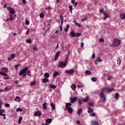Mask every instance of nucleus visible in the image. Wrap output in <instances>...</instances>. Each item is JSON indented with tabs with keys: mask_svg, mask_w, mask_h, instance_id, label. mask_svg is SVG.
<instances>
[{
	"mask_svg": "<svg viewBox=\"0 0 125 125\" xmlns=\"http://www.w3.org/2000/svg\"><path fill=\"white\" fill-rule=\"evenodd\" d=\"M26 42L27 43H32V41H31V40L27 39L26 41Z\"/></svg>",
	"mask_w": 125,
	"mask_h": 125,
	"instance_id": "43",
	"label": "nucleus"
},
{
	"mask_svg": "<svg viewBox=\"0 0 125 125\" xmlns=\"http://www.w3.org/2000/svg\"><path fill=\"white\" fill-rule=\"evenodd\" d=\"M22 3H23L24 4H26V0H22Z\"/></svg>",
	"mask_w": 125,
	"mask_h": 125,
	"instance_id": "61",
	"label": "nucleus"
},
{
	"mask_svg": "<svg viewBox=\"0 0 125 125\" xmlns=\"http://www.w3.org/2000/svg\"><path fill=\"white\" fill-rule=\"evenodd\" d=\"M68 62V58H66V62H60V63L58 64L59 68H65L66 67V65H67V63Z\"/></svg>",
	"mask_w": 125,
	"mask_h": 125,
	"instance_id": "6",
	"label": "nucleus"
},
{
	"mask_svg": "<svg viewBox=\"0 0 125 125\" xmlns=\"http://www.w3.org/2000/svg\"><path fill=\"white\" fill-rule=\"evenodd\" d=\"M60 31H61V32H62V25L61 26Z\"/></svg>",
	"mask_w": 125,
	"mask_h": 125,
	"instance_id": "63",
	"label": "nucleus"
},
{
	"mask_svg": "<svg viewBox=\"0 0 125 125\" xmlns=\"http://www.w3.org/2000/svg\"><path fill=\"white\" fill-rule=\"evenodd\" d=\"M104 17H105V18H109V17H110V15H109L107 13H106V12H104Z\"/></svg>",
	"mask_w": 125,
	"mask_h": 125,
	"instance_id": "24",
	"label": "nucleus"
},
{
	"mask_svg": "<svg viewBox=\"0 0 125 125\" xmlns=\"http://www.w3.org/2000/svg\"><path fill=\"white\" fill-rule=\"evenodd\" d=\"M69 11H71V13H73V6H69Z\"/></svg>",
	"mask_w": 125,
	"mask_h": 125,
	"instance_id": "34",
	"label": "nucleus"
},
{
	"mask_svg": "<svg viewBox=\"0 0 125 125\" xmlns=\"http://www.w3.org/2000/svg\"><path fill=\"white\" fill-rule=\"evenodd\" d=\"M51 122H52V119H51V118L47 119L46 120V123L47 124H51Z\"/></svg>",
	"mask_w": 125,
	"mask_h": 125,
	"instance_id": "20",
	"label": "nucleus"
},
{
	"mask_svg": "<svg viewBox=\"0 0 125 125\" xmlns=\"http://www.w3.org/2000/svg\"><path fill=\"white\" fill-rule=\"evenodd\" d=\"M9 16H10V17H9V19L10 20V21H12V20H13V19H14V17H15L16 16L13 17V15H10Z\"/></svg>",
	"mask_w": 125,
	"mask_h": 125,
	"instance_id": "26",
	"label": "nucleus"
},
{
	"mask_svg": "<svg viewBox=\"0 0 125 125\" xmlns=\"http://www.w3.org/2000/svg\"><path fill=\"white\" fill-rule=\"evenodd\" d=\"M119 97H120V96L118 93L115 94V98L118 100L119 99Z\"/></svg>",
	"mask_w": 125,
	"mask_h": 125,
	"instance_id": "41",
	"label": "nucleus"
},
{
	"mask_svg": "<svg viewBox=\"0 0 125 125\" xmlns=\"http://www.w3.org/2000/svg\"><path fill=\"white\" fill-rule=\"evenodd\" d=\"M1 105H3V103L1 100H0V109H1Z\"/></svg>",
	"mask_w": 125,
	"mask_h": 125,
	"instance_id": "48",
	"label": "nucleus"
},
{
	"mask_svg": "<svg viewBox=\"0 0 125 125\" xmlns=\"http://www.w3.org/2000/svg\"><path fill=\"white\" fill-rule=\"evenodd\" d=\"M51 107L52 110H55V105L53 103L51 104Z\"/></svg>",
	"mask_w": 125,
	"mask_h": 125,
	"instance_id": "31",
	"label": "nucleus"
},
{
	"mask_svg": "<svg viewBox=\"0 0 125 125\" xmlns=\"http://www.w3.org/2000/svg\"><path fill=\"white\" fill-rule=\"evenodd\" d=\"M58 75H59V73H58V72H55L53 74L54 77H56V76H58Z\"/></svg>",
	"mask_w": 125,
	"mask_h": 125,
	"instance_id": "39",
	"label": "nucleus"
},
{
	"mask_svg": "<svg viewBox=\"0 0 125 125\" xmlns=\"http://www.w3.org/2000/svg\"><path fill=\"white\" fill-rule=\"evenodd\" d=\"M60 19H61V20H62V21H63V19H64V17H63V16L61 15L60 17Z\"/></svg>",
	"mask_w": 125,
	"mask_h": 125,
	"instance_id": "54",
	"label": "nucleus"
},
{
	"mask_svg": "<svg viewBox=\"0 0 125 125\" xmlns=\"http://www.w3.org/2000/svg\"><path fill=\"white\" fill-rule=\"evenodd\" d=\"M100 13H104V12H104V10L100 9Z\"/></svg>",
	"mask_w": 125,
	"mask_h": 125,
	"instance_id": "55",
	"label": "nucleus"
},
{
	"mask_svg": "<svg viewBox=\"0 0 125 125\" xmlns=\"http://www.w3.org/2000/svg\"><path fill=\"white\" fill-rule=\"evenodd\" d=\"M70 35L71 37H72V38H75V37H76V38H78V37H81V36H82L81 33H76L74 31L70 32Z\"/></svg>",
	"mask_w": 125,
	"mask_h": 125,
	"instance_id": "7",
	"label": "nucleus"
},
{
	"mask_svg": "<svg viewBox=\"0 0 125 125\" xmlns=\"http://www.w3.org/2000/svg\"><path fill=\"white\" fill-rule=\"evenodd\" d=\"M92 125H99L98 122L96 121H92L91 122Z\"/></svg>",
	"mask_w": 125,
	"mask_h": 125,
	"instance_id": "23",
	"label": "nucleus"
},
{
	"mask_svg": "<svg viewBox=\"0 0 125 125\" xmlns=\"http://www.w3.org/2000/svg\"><path fill=\"white\" fill-rule=\"evenodd\" d=\"M28 71V67H25L19 73L20 76H23L25 78L27 76V71Z\"/></svg>",
	"mask_w": 125,
	"mask_h": 125,
	"instance_id": "5",
	"label": "nucleus"
},
{
	"mask_svg": "<svg viewBox=\"0 0 125 125\" xmlns=\"http://www.w3.org/2000/svg\"><path fill=\"white\" fill-rule=\"evenodd\" d=\"M1 71H0V75L4 76V77H8V75L6 73H8V68L6 67H3L1 69Z\"/></svg>",
	"mask_w": 125,
	"mask_h": 125,
	"instance_id": "1",
	"label": "nucleus"
},
{
	"mask_svg": "<svg viewBox=\"0 0 125 125\" xmlns=\"http://www.w3.org/2000/svg\"><path fill=\"white\" fill-rule=\"evenodd\" d=\"M42 125H48V123L42 124Z\"/></svg>",
	"mask_w": 125,
	"mask_h": 125,
	"instance_id": "64",
	"label": "nucleus"
},
{
	"mask_svg": "<svg viewBox=\"0 0 125 125\" xmlns=\"http://www.w3.org/2000/svg\"><path fill=\"white\" fill-rule=\"evenodd\" d=\"M77 87H78V88H82V87H83L82 85H78Z\"/></svg>",
	"mask_w": 125,
	"mask_h": 125,
	"instance_id": "59",
	"label": "nucleus"
},
{
	"mask_svg": "<svg viewBox=\"0 0 125 125\" xmlns=\"http://www.w3.org/2000/svg\"><path fill=\"white\" fill-rule=\"evenodd\" d=\"M69 27H70V25H69V24H67V25H66V28L69 29Z\"/></svg>",
	"mask_w": 125,
	"mask_h": 125,
	"instance_id": "62",
	"label": "nucleus"
},
{
	"mask_svg": "<svg viewBox=\"0 0 125 125\" xmlns=\"http://www.w3.org/2000/svg\"><path fill=\"white\" fill-rule=\"evenodd\" d=\"M77 99H78L77 97H71L70 98V103H75L77 101Z\"/></svg>",
	"mask_w": 125,
	"mask_h": 125,
	"instance_id": "9",
	"label": "nucleus"
},
{
	"mask_svg": "<svg viewBox=\"0 0 125 125\" xmlns=\"http://www.w3.org/2000/svg\"><path fill=\"white\" fill-rule=\"evenodd\" d=\"M72 106V104L71 103H66L65 109L67 110L69 113L72 114L73 113V108L71 107Z\"/></svg>",
	"mask_w": 125,
	"mask_h": 125,
	"instance_id": "3",
	"label": "nucleus"
},
{
	"mask_svg": "<svg viewBox=\"0 0 125 125\" xmlns=\"http://www.w3.org/2000/svg\"><path fill=\"white\" fill-rule=\"evenodd\" d=\"M8 11H9L10 14H14L15 13V11L14 10V9H13L12 7H9L7 8Z\"/></svg>",
	"mask_w": 125,
	"mask_h": 125,
	"instance_id": "8",
	"label": "nucleus"
},
{
	"mask_svg": "<svg viewBox=\"0 0 125 125\" xmlns=\"http://www.w3.org/2000/svg\"><path fill=\"white\" fill-rule=\"evenodd\" d=\"M48 82H49V80L46 78H44L42 79V83H48Z\"/></svg>",
	"mask_w": 125,
	"mask_h": 125,
	"instance_id": "17",
	"label": "nucleus"
},
{
	"mask_svg": "<svg viewBox=\"0 0 125 125\" xmlns=\"http://www.w3.org/2000/svg\"><path fill=\"white\" fill-rule=\"evenodd\" d=\"M99 42H104V39L103 38H100V40H99Z\"/></svg>",
	"mask_w": 125,
	"mask_h": 125,
	"instance_id": "44",
	"label": "nucleus"
},
{
	"mask_svg": "<svg viewBox=\"0 0 125 125\" xmlns=\"http://www.w3.org/2000/svg\"><path fill=\"white\" fill-rule=\"evenodd\" d=\"M87 20V17L84 18V19L82 20V22H83V21H85Z\"/></svg>",
	"mask_w": 125,
	"mask_h": 125,
	"instance_id": "53",
	"label": "nucleus"
},
{
	"mask_svg": "<svg viewBox=\"0 0 125 125\" xmlns=\"http://www.w3.org/2000/svg\"><path fill=\"white\" fill-rule=\"evenodd\" d=\"M92 59H94V58H95V53H93V54L92 55Z\"/></svg>",
	"mask_w": 125,
	"mask_h": 125,
	"instance_id": "52",
	"label": "nucleus"
},
{
	"mask_svg": "<svg viewBox=\"0 0 125 125\" xmlns=\"http://www.w3.org/2000/svg\"><path fill=\"white\" fill-rule=\"evenodd\" d=\"M44 76L47 79V78H48L49 77V73H44Z\"/></svg>",
	"mask_w": 125,
	"mask_h": 125,
	"instance_id": "32",
	"label": "nucleus"
},
{
	"mask_svg": "<svg viewBox=\"0 0 125 125\" xmlns=\"http://www.w3.org/2000/svg\"><path fill=\"white\" fill-rule=\"evenodd\" d=\"M15 101H17V102H20V97L17 96L15 99Z\"/></svg>",
	"mask_w": 125,
	"mask_h": 125,
	"instance_id": "29",
	"label": "nucleus"
},
{
	"mask_svg": "<svg viewBox=\"0 0 125 125\" xmlns=\"http://www.w3.org/2000/svg\"><path fill=\"white\" fill-rule=\"evenodd\" d=\"M15 57V54H12L11 55V57L10 58H8V60L10 61V60H12V59H14Z\"/></svg>",
	"mask_w": 125,
	"mask_h": 125,
	"instance_id": "14",
	"label": "nucleus"
},
{
	"mask_svg": "<svg viewBox=\"0 0 125 125\" xmlns=\"http://www.w3.org/2000/svg\"><path fill=\"white\" fill-rule=\"evenodd\" d=\"M29 31H30V29H28V30L26 32V35H29Z\"/></svg>",
	"mask_w": 125,
	"mask_h": 125,
	"instance_id": "58",
	"label": "nucleus"
},
{
	"mask_svg": "<svg viewBox=\"0 0 125 125\" xmlns=\"http://www.w3.org/2000/svg\"><path fill=\"white\" fill-rule=\"evenodd\" d=\"M73 22H74V23H75V25H76V26H77L78 27H79V28L83 27L82 24H81V23H79L78 22H77V21H76V20H74Z\"/></svg>",
	"mask_w": 125,
	"mask_h": 125,
	"instance_id": "12",
	"label": "nucleus"
},
{
	"mask_svg": "<svg viewBox=\"0 0 125 125\" xmlns=\"http://www.w3.org/2000/svg\"><path fill=\"white\" fill-rule=\"evenodd\" d=\"M120 18H121V19H122L123 20L125 19V14H121L120 15Z\"/></svg>",
	"mask_w": 125,
	"mask_h": 125,
	"instance_id": "25",
	"label": "nucleus"
},
{
	"mask_svg": "<svg viewBox=\"0 0 125 125\" xmlns=\"http://www.w3.org/2000/svg\"><path fill=\"white\" fill-rule=\"evenodd\" d=\"M41 115H42V112L40 111H37L34 113V115L35 116V117L40 116Z\"/></svg>",
	"mask_w": 125,
	"mask_h": 125,
	"instance_id": "10",
	"label": "nucleus"
},
{
	"mask_svg": "<svg viewBox=\"0 0 125 125\" xmlns=\"http://www.w3.org/2000/svg\"><path fill=\"white\" fill-rule=\"evenodd\" d=\"M49 86L50 88H53V89L56 88V87H57L56 85H55L53 84H50L49 85Z\"/></svg>",
	"mask_w": 125,
	"mask_h": 125,
	"instance_id": "22",
	"label": "nucleus"
},
{
	"mask_svg": "<svg viewBox=\"0 0 125 125\" xmlns=\"http://www.w3.org/2000/svg\"><path fill=\"white\" fill-rule=\"evenodd\" d=\"M40 17L41 18H43V17H44V15L43 13L40 14Z\"/></svg>",
	"mask_w": 125,
	"mask_h": 125,
	"instance_id": "49",
	"label": "nucleus"
},
{
	"mask_svg": "<svg viewBox=\"0 0 125 125\" xmlns=\"http://www.w3.org/2000/svg\"><path fill=\"white\" fill-rule=\"evenodd\" d=\"M93 112V109L90 108V107H88V113H92Z\"/></svg>",
	"mask_w": 125,
	"mask_h": 125,
	"instance_id": "33",
	"label": "nucleus"
},
{
	"mask_svg": "<svg viewBox=\"0 0 125 125\" xmlns=\"http://www.w3.org/2000/svg\"><path fill=\"white\" fill-rule=\"evenodd\" d=\"M88 104L91 107H93V106H94V103H89Z\"/></svg>",
	"mask_w": 125,
	"mask_h": 125,
	"instance_id": "47",
	"label": "nucleus"
},
{
	"mask_svg": "<svg viewBox=\"0 0 125 125\" xmlns=\"http://www.w3.org/2000/svg\"><path fill=\"white\" fill-rule=\"evenodd\" d=\"M71 88H72L73 90H75L76 93H77V91H76V88H77V86L75 84H72L71 85Z\"/></svg>",
	"mask_w": 125,
	"mask_h": 125,
	"instance_id": "16",
	"label": "nucleus"
},
{
	"mask_svg": "<svg viewBox=\"0 0 125 125\" xmlns=\"http://www.w3.org/2000/svg\"><path fill=\"white\" fill-rule=\"evenodd\" d=\"M45 9L47 10V9H51V8L50 6H47L45 8Z\"/></svg>",
	"mask_w": 125,
	"mask_h": 125,
	"instance_id": "57",
	"label": "nucleus"
},
{
	"mask_svg": "<svg viewBox=\"0 0 125 125\" xmlns=\"http://www.w3.org/2000/svg\"><path fill=\"white\" fill-rule=\"evenodd\" d=\"M65 73H66V74H74V70L70 69L69 70H66L65 71Z\"/></svg>",
	"mask_w": 125,
	"mask_h": 125,
	"instance_id": "13",
	"label": "nucleus"
},
{
	"mask_svg": "<svg viewBox=\"0 0 125 125\" xmlns=\"http://www.w3.org/2000/svg\"><path fill=\"white\" fill-rule=\"evenodd\" d=\"M121 62H122V61L121 60V59H120V58H117V64L118 65H121Z\"/></svg>",
	"mask_w": 125,
	"mask_h": 125,
	"instance_id": "28",
	"label": "nucleus"
},
{
	"mask_svg": "<svg viewBox=\"0 0 125 125\" xmlns=\"http://www.w3.org/2000/svg\"><path fill=\"white\" fill-rule=\"evenodd\" d=\"M91 80L92 81V82H97V79L96 78V77H93L91 78Z\"/></svg>",
	"mask_w": 125,
	"mask_h": 125,
	"instance_id": "35",
	"label": "nucleus"
},
{
	"mask_svg": "<svg viewBox=\"0 0 125 125\" xmlns=\"http://www.w3.org/2000/svg\"><path fill=\"white\" fill-rule=\"evenodd\" d=\"M82 111H83L82 108H80L78 110L77 114L78 116H80L81 115V113H82Z\"/></svg>",
	"mask_w": 125,
	"mask_h": 125,
	"instance_id": "30",
	"label": "nucleus"
},
{
	"mask_svg": "<svg viewBox=\"0 0 125 125\" xmlns=\"http://www.w3.org/2000/svg\"><path fill=\"white\" fill-rule=\"evenodd\" d=\"M31 85H35V84H36V81H32L30 83Z\"/></svg>",
	"mask_w": 125,
	"mask_h": 125,
	"instance_id": "37",
	"label": "nucleus"
},
{
	"mask_svg": "<svg viewBox=\"0 0 125 125\" xmlns=\"http://www.w3.org/2000/svg\"><path fill=\"white\" fill-rule=\"evenodd\" d=\"M121 43H122V42L120 40V39L118 38H115L114 39L113 42H112V45L113 46L117 47L119 46Z\"/></svg>",
	"mask_w": 125,
	"mask_h": 125,
	"instance_id": "2",
	"label": "nucleus"
},
{
	"mask_svg": "<svg viewBox=\"0 0 125 125\" xmlns=\"http://www.w3.org/2000/svg\"><path fill=\"white\" fill-rule=\"evenodd\" d=\"M89 100V97L87 96L83 100V102H88Z\"/></svg>",
	"mask_w": 125,
	"mask_h": 125,
	"instance_id": "21",
	"label": "nucleus"
},
{
	"mask_svg": "<svg viewBox=\"0 0 125 125\" xmlns=\"http://www.w3.org/2000/svg\"><path fill=\"white\" fill-rule=\"evenodd\" d=\"M85 74H86V75H90L91 74V72L89 70H86L85 71Z\"/></svg>",
	"mask_w": 125,
	"mask_h": 125,
	"instance_id": "36",
	"label": "nucleus"
},
{
	"mask_svg": "<svg viewBox=\"0 0 125 125\" xmlns=\"http://www.w3.org/2000/svg\"><path fill=\"white\" fill-rule=\"evenodd\" d=\"M89 116H91V117H94L95 116V113H93L89 114Z\"/></svg>",
	"mask_w": 125,
	"mask_h": 125,
	"instance_id": "51",
	"label": "nucleus"
},
{
	"mask_svg": "<svg viewBox=\"0 0 125 125\" xmlns=\"http://www.w3.org/2000/svg\"><path fill=\"white\" fill-rule=\"evenodd\" d=\"M25 24L26 25H30V21L28 20L25 21Z\"/></svg>",
	"mask_w": 125,
	"mask_h": 125,
	"instance_id": "46",
	"label": "nucleus"
},
{
	"mask_svg": "<svg viewBox=\"0 0 125 125\" xmlns=\"http://www.w3.org/2000/svg\"><path fill=\"white\" fill-rule=\"evenodd\" d=\"M27 75H28V76H29V77H31V76H32V75L31 74V71H28L27 72Z\"/></svg>",
	"mask_w": 125,
	"mask_h": 125,
	"instance_id": "50",
	"label": "nucleus"
},
{
	"mask_svg": "<svg viewBox=\"0 0 125 125\" xmlns=\"http://www.w3.org/2000/svg\"><path fill=\"white\" fill-rule=\"evenodd\" d=\"M106 89H107L106 88H104L100 94L101 99H102V102L103 103L106 101V97H105V96H104V91H105V90Z\"/></svg>",
	"mask_w": 125,
	"mask_h": 125,
	"instance_id": "4",
	"label": "nucleus"
},
{
	"mask_svg": "<svg viewBox=\"0 0 125 125\" xmlns=\"http://www.w3.org/2000/svg\"><path fill=\"white\" fill-rule=\"evenodd\" d=\"M83 45H84V44L83 43V42H82L81 43V47H83Z\"/></svg>",
	"mask_w": 125,
	"mask_h": 125,
	"instance_id": "60",
	"label": "nucleus"
},
{
	"mask_svg": "<svg viewBox=\"0 0 125 125\" xmlns=\"http://www.w3.org/2000/svg\"><path fill=\"white\" fill-rule=\"evenodd\" d=\"M5 112L4 109H1L0 108V116H5V114H3Z\"/></svg>",
	"mask_w": 125,
	"mask_h": 125,
	"instance_id": "15",
	"label": "nucleus"
},
{
	"mask_svg": "<svg viewBox=\"0 0 125 125\" xmlns=\"http://www.w3.org/2000/svg\"><path fill=\"white\" fill-rule=\"evenodd\" d=\"M22 111L21 108H18L16 109V112H22Z\"/></svg>",
	"mask_w": 125,
	"mask_h": 125,
	"instance_id": "38",
	"label": "nucleus"
},
{
	"mask_svg": "<svg viewBox=\"0 0 125 125\" xmlns=\"http://www.w3.org/2000/svg\"><path fill=\"white\" fill-rule=\"evenodd\" d=\"M22 120H23V118L21 116L20 117L19 120H18V124L19 125H20V124H21V122H22Z\"/></svg>",
	"mask_w": 125,
	"mask_h": 125,
	"instance_id": "27",
	"label": "nucleus"
},
{
	"mask_svg": "<svg viewBox=\"0 0 125 125\" xmlns=\"http://www.w3.org/2000/svg\"><path fill=\"white\" fill-rule=\"evenodd\" d=\"M19 66H20V64L15 65V68L16 70H18V67H19Z\"/></svg>",
	"mask_w": 125,
	"mask_h": 125,
	"instance_id": "40",
	"label": "nucleus"
},
{
	"mask_svg": "<svg viewBox=\"0 0 125 125\" xmlns=\"http://www.w3.org/2000/svg\"><path fill=\"white\" fill-rule=\"evenodd\" d=\"M42 107H43V110H46V109H47V103H44L42 104Z\"/></svg>",
	"mask_w": 125,
	"mask_h": 125,
	"instance_id": "18",
	"label": "nucleus"
},
{
	"mask_svg": "<svg viewBox=\"0 0 125 125\" xmlns=\"http://www.w3.org/2000/svg\"><path fill=\"white\" fill-rule=\"evenodd\" d=\"M71 3H72V4H74L75 7H76V6L78 5V2H76V0H71Z\"/></svg>",
	"mask_w": 125,
	"mask_h": 125,
	"instance_id": "19",
	"label": "nucleus"
},
{
	"mask_svg": "<svg viewBox=\"0 0 125 125\" xmlns=\"http://www.w3.org/2000/svg\"><path fill=\"white\" fill-rule=\"evenodd\" d=\"M5 107H7V108H8V107H9V104H5Z\"/></svg>",
	"mask_w": 125,
	"mask_h": 125,
	"instance_id": "56",
	"label": "nucleus"
},
{
	"mask_svg": "<svg viewBox=\"0 0 125 125\" xmlns=\"http://www.w3.org/2000/svg\"><path fill=\"white\" fill-rule=\"evenodd\" d=\"M60 55V51H58L55 55L54 60L55 61L57 60Z\"/></svg>",
	"mask_w": 125,
	"mask_h": 125,
	"instance_id": "11",
	"label": "nucleus"
},
{
	"mask_svg": "<svg viewBox=\"0 0 125 125\" xmlns=\"http://www.w3.org/2000/svg\"><path fill=\"white\" fill-rule=\"evenodd\" d=\"M97 62H101L103 60H101V58L100 57H99L97 58Z\"/></svg>",
	"mask_w": 125,
	"mask_h": 125,
	"instance_id": "42",
	"label": "nucleus"
},
{
	"mask_svg": "<svg viewBox=\"0 0 125 125\" xmlns=\"http://www.w3.org/2000/svg\"><path fill=\"white\" fill-rule=\"evenodd\" d=\"M33 49L35 50V51H38L39 50V49L38 47H37V46H34Z\"/></svg>",
	"mask_w": 125,
	"mask_h": 125,
	"instance_id": "45",
	"label": "nucleus"
}]
</instances>
